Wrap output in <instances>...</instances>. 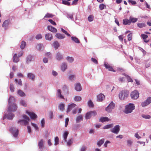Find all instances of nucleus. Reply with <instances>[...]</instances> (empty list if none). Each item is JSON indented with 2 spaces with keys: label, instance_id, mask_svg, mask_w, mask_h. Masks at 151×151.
<instances>
[{
  "label": "nucleus",
  "instance_id": "1",
  "mask_svg": "<svg viewBox=\"0 0 151 151\" xmlns=\"http://www.w3.org/2000/svg\"><path fill=\"white\" fill-rule=\"evenodd\" d=\"M23 117L25 120H19L18 121V123L22 125H26L29 121V118L25 114L23 115Z\"/></svg>",
  "mask_w": 151,
  "mask_h": 151
},
{
  "label": "nucleus",
  "instance_id": "2",
  "mask_svg": "<svg viewBox=\"0 0 151 151\" xmlns=\"http://www.w3.org/2000/svg\"><path fill=\"white\" fill-rule=\"evenodd\" d=\"M135 106L133 104H129L125 106L124 112L126 114H128L132 112L135 109Z\"/></svg>",
  "mask_w": 151,
  "mask_h": 151
},
{
  "label": "nucleus",
  "instance_id": "3",
  "mask_svg": "<svg viewBox=\"0 0 151 151\" xmlns=\"http://www.w3.org/2000/svg\"><path fill=\"white\" fill-rule=\"evenodd\" d=\"M128 95L129 92L127 90H122L120 92L119 96L120 99L124 100L127 97Z\"/></svg>",
  "mask_w": 151,
  "mask_h": 151
},
{
  "label": "nucleus",
  "instance_id": "4",
  "mask_svg": "<svg viewBox=\"0 0 151 151\" xmlns=\"http://www.w3.org/2000/svg\"><path fill=\"white\" fill-rule=\"evenodd\" d=\"M10 132H11L14 137H17L19 132V130L18 129H16L15 127H12L9 130Z\"/></svg>",
  "mask_w": 151,
  "mask_h": 151
},
{
  "label": "nucleus",
  "instance_id": "5",
  "mask_svg": "<svg viewBox=\"0 0 151 151\" xmlns=\"http://www.w3.org/2000/svg\"><path fill=\"white\" fill-rule=\"evenodd\" d=\"M139 93L137 90H134L130 94L131 98L133 99H136L139 97Z\"/></svg>",
  "mask_w": 151,
  "mask_h": 151
},
{
  "label": "nucleus",
  "instance_id": "6",
  "mask_svg": "<svg viewBox=\"0 0 151 151\" xmlns=\"http://www.w3.org/2000/svg\"><path fill=\"white\" fill-rule=\"evenodd\" d=\"M115 106V104L113 102H111L108 106L106 108V110L108 112H110L112 110L114 109Z\"/></svg>",
  "mask_w": 151,
  "mask_h": 151
},
{
  "label": "nucleus",
  "instance_id": "7",
  "mask_svg": "<svg viewBox=\"0 0 151 151\" xmlns=\"http://www.w3.org/2000/svg\"><path fill=\"white\" fill-rule=\"evenodd\" d=\"M111 131L114 134H118L120 131V126L119 125H115L112 129H110Z\"/></svg>",
  "mask_w": 151,
  "mask_h": 151
},
{
  "label": "nucleus",
  "instance_id": "8",
  "mask_svg": "<svg viewBox=\"0 0 151 151\" xmlns=\"http://www.w3.org/2000/svg\"><path fill=\"white\" fill-rule=\"evenodd\" d=\"M151 103V97H148L146 100L142 103V107H144Z\"/></svg>",
  "mask_w": 151,
  "mask_h": 151
},
{
  "label": "nucleus",
  "instance_id": "9",
  "mask_svg": "<svg viewBox=\"0 0 151 151\" xmlns=\"http://www.w3.org/2000/svg\"><path fill=\"white\" fill-rule=\"evenodd\" d=\"M93 114L94 115H96L97 113L95 111H90L86 113L85 116V118L86 119H89L91 116H92L91 114Z\"/></svg>",
  "mask_w": 151,
  "mask_h": 151
},
{
  "label": "nucleus",
  "instance_id": "10",
  "mask_svg": "<svg viewBox=\"0 0 151 151\" xmlns=\"http://www.w3.org/2000/svg\"><path fill=\"white\" fill-rule=\"evenodd\" d=\"M26 113L29 115L31 119H35L37 118V116L33 112H29L28 111H26Z\"/></svg>",
  "mask_w": 151,
  "mask_h": 151
},
{
  "label": "nucleus",
  "instance_id": "11",
  "mask_svg": "<svg viewBox=\"0 0 151 151\" xmlns=\"http://www.w3.org/2000/svg\"><path fill=\"white\" fill-rule=\"evenodd\" d=\"M76 106V105L74 103L69 104L68 106L67 112L68 113Z\"/></svg>",
  "mask_w": 151,
  "mask_h": 151
},
{
  "label": "nucleus",
  "instance_id": "12",
  "mask_svg": "<svg viewBox=\"0 0 151 151\" xmlns=\"http://www.w3.org/2000/svg\"><path fill=\"white\" fill-rule=\"evenodd\" d=\"M104 65L106 69H108L109 71L115 72V70H114L112 67L110 65L107 63H105Z\"/></svg>",
  "mask_w": 151,
  "mask_h": 151
},
{
  "label": "nucleus",
  "instance_id": "13",
  "mask_svg": "<svg viewBox=\"0 0 151 151\" xmlns=\"http://www.w3.org/2000/svg\"><path fill=\"white\" fill-rule=\"evenodd\" d=\"M105 96L102 94L101 93L97 96V101H101L104 99Z\"/></svg>",
  "mask_w": 151,
  "mask_h": 151
},
{
  "label": "nucleus",
  "instance_id": "14",
  "mask_svg": "<svg viewBox=\"0 0 151 151\" xmlns=\"http://www.w3.org/2000/svg\"><path fill=\"white\" fill-rule=\"evenodd\" d=\"M75 89L77 91H80L82 89L81 84L79 83H76L75 85Z\"/></svg>",
  "mask_w": 151,
  "mask_h": 151
},
{
  "label": "nucleus",
  "instance_id": "15",
  "mask_svg": "<svg viewBox=\"0 0 151 151\" xmlns=\"http://www.w3.org/2000/svg\"><path fill=\"white\" fill-rule=\"evenodd\" d=\"M12 109H11V106H9L8 108V111H14L17 110V107L16 105L14 104L12 106Z\"/></svg>",
  "mask_w": 151,
  "mask_h": 151
},
{
  "label": "nucleus",
  "instance_id": "16",
  "mask_svg": "<svg viewBox=\"0 0 151 151\" xmlns=\"http://www.w3.org/2000/svg\"><path fill=\"white\" fill-rule=\"evenodd\" d=\"M27 76L28 78L33 81H34L35 78V76L32 73H28Z\"/></svg>",
  "mask_w": 151,
  "mask_h": 151
},
{
  "label": "nucleus",
  "instance_id": "17",
  "mask_svg": "<svg viewBox=\"0 0 151 151\" xmlns=\"http://www.w3.org/2000/svg\"><path fill=\"white\" fill-rule=\"evenodd\" d=\"M55 36L56 38L59 39H63L65 37L64 35L60 33H57Z\"/></svg>",
  "mask_w": 151,
  "mask_h": 151
},
{
  "label": "nucleus",
  "instance_id": "18",
  "mask_svg": "<svg viewBox=\"0 0 151 151\" xmlns=\"http://www.w3.org/2000/svg\"><path fill=\"white\" fill-rule=\"evenodd\" d=\"M110 120V119H108L107 117H101L100 118L99 121L102 122H104L108 121Z\"/></svg>",
  "mask_w": 151,
  "mask_h": 151
},
{
  "label": "nucleus",
  "instance_id": "19",
  "mask_svg": "<svg viewBox=\"0 0 151 151\" xmlns=\"http://www.w3.org/2000/svg\"><path fill=\"white\" fill-rule=\"evenodd\" d=\"M19 57H18L16 54H15L13 57V62L14 63H17L19 61Z\"/></svg>",
  "mask_w": 151,
  "mask_h": 151
},
{
  "label": "nucleus",
  "instance_id": "20",
  "mask_svg": "<svg viewBox=\"0 0 151 151\" xmlns=\"http://www.w3.org/2000/svg\"><path fill=\"white\" fill-rule=\"evenodd\" d=\"M45 37L46 40H50L52 37V35L49 33L46 34Z\"/></svg>",
  "mask_w": 151,
  "mask_h": 151
},
{
  "label": "nucleus",
  "instance_id": "21",
  "mask_svg": "<svg viewBox=\"0 0 151 151\" xmlns=\"http://www.w3.org/2000/svg\"><path fill=\"white\" fill-rule=\"evenodd\" d=\"M9 22V20H6L3 22L2 27H6L8 26Z\"/></svg>",
  "mask_w": 151,
  "mask_h": 151
},
{
  "label": "nucleus",
  "instance_id": "22",
  "mask_svg": "<svg viewBox=\"0 0 151 151\" xmlns=\"http://www.w3.org/2000/svg\"><path fill=\"white\" fill-rule=\"evenodd\" d=\"M57 94L58 97L60 99H64V96L61 95V90L60 89H58L57 90Z\"/></svg>",
  "mask_w": 151,
  "mask_h": 151
},
{
  "label": "nucleus",
  "instance_id": "23",
  "mask_svg": "<svg viewBox=\"0 0 151 151\" xmlns=\"http://www.w3.org/2000/svg\"><path fill=\"white\" fill-rule=\"evenodd\" d=\"M123 24L125 25H129L130 24V20L129 19H124L123 20Z\"/></svg>",
  "mask_w": 151,
  "mask_h": 151
},
{
  "label": "nucleus",
  "instance_id": "24",
  "mask_svg": "<svg viewBox=\"0 0 151 151\" xmlns=\"http://www.w3.org/2000/svg\"><path fill=\"white\" fill-rule=\"evenodd\" d=\"M14 116V114L12 113H10L8 114H7L6 115V118L10 120L12 119Z\"/></svg>",
  "mask_w": 151,
  "mask_h": 151
},
{
  "label": "nucleus",
  "instance_id": "25",
  "mask_svg": "<svg viewBox=\"0 0 151 151\" xmlns=\"http://www.w3.org/2000/svg\"><path fill=\"white\" fill-rule=\"evenodd\" d=\"M68 134V132L65 131L63 134V136L65 142H67V138Z\"/></svg>",
  "mask_w": 151,
  "mask_h": 151
},
{
  "label": "nucleus",
  "instance_id": "26",
  "mask_svg": "<svg viewBox=\"0 0 151 151\" xmlns=\"http://www.w3.org/2000/svg\"><path fill=\"white\" fill-rule=\"evenodd\" d=\"M63 57L62 55L60 53V52H58L57 53L56 58L58 60H60L63 59Z\"/></svg>",
  "mask_w": 151,
  "mask_h": 151
},
{
  "label": "nucleus",
  "instance_id": "27",
  "mask_svg": "<svg viewBox=\"0 0 151 151\" xmlns=\"http://www.w3.org/2000/svg\"><path fill=\"white\" fill-rule=\"evenodd\" d=\"M141 36L142 37L144 40V42L147 43L149 42V40H145L147 38L148 36L147 35L145 34H142L141 35Z\"/></svg>",
  "mask_w": 151,
  "mask_h": 151
},
{
  "label": "nucleus",
  "instance_id": "28",
  "mask_svg": "<svg viewBox=\"0 0 151 151\" xmlns=\"http://www.w3.org/2000/svg\"><path fill=\"white\" fill-rule=\"evenodd\" d=\"M104 142V139H101V140L97 142V145L99 147H100L101 145L103 144Z\"/></svg>",
  "mask_w": 151,
  "mask_h": 151
},
{
  "label": "nucleus",
  "instance_id": "29",
  "mask_svg": "<svg viewBox=\"0 0 151 151\" xmlns=\"http://www.w3.org/2000/svg\"><path fill=\"white\" fill-rule=\"evenodd\" d=\"M17 93L20 96L22 97H23L25 95L24 93L20 89L18 90Z\"/></svg>",
  "mask_w": 151,
  "mask_h": 151
},
{
  "label": "nucleus",
  "instance_id": "30",
  "mask_svg": "<svg viewBox=\"0 0 151 151\" xmlns=\"http://www.w3.org/2000/svg\"><path fill=\"white\" fill-rule=\"evenodd\" d=\"M83 119V116L82 115H80L78 116L76 119L77 122H79L80 121H82Z\"/></svg>",
  "mask_w": 151,
  "mask_h": 151
},
{
  "label": "nucleus",
  "instance_id": "31",
  "mask_svg": "<svg viewBox=\"0 0 151 151\" xmlns=\"http://www.w3.org/2000/svg\"><path fill=\"white\" fill-rule=\"evenodd\" d=\"M20 103L21 105L27 107V104H26L25 101L24 100H20Z\"/></svg>",
  "mask_w": 151,
  "mask_h": 151
},
{
  "label": "nucleus",
  "instance_id": "32",
  "mask_svg": "<svg viewBox=\"0 0 151 151\" xmlns=\"http://www.w3.org/2000/svg\"><path fill=\"white\" fill-rule=\"evenodd\" d=\"M67 67V65L65 63H63L61 66V68L63 71H64L66 69Z\"/></svg>",
  "mask_w": 151,
  "mask_h": 151
},
{
  "label": "nucleus",
  "instance_id": "33",
  "mask_svg": "<svg viewBox=\"0 0 151 151\" xmlns=\"http://www.w3.org/2000/svg\"><path fill=\"white\" fill-rule=\"evenodd\" d=\"M113 127V124H109L106 125L104 126L103 128L104 129H106L111 128Z\"/></svg>",
  "mask_w": 151,
  "mask_h": 151
},
{
  "label": "nucleus",
  "instance_id": "34",
  "mask_svg": "<svg viewBox=\"0 0 151 151\" xmlns=\"http://www.w3.org/2000/svg\"><path fill=\"white\" fill-rule=\"evenodd\" d=\"M43 140L41 139L38 143V146L40 148H42L43 147Z\"/></svg>",
  "mask_w": 151,
  "mask_h": 151
},
{
  "label": "nucleus",
  "instance_id": "35",
  "mask_svg": "<svg viewBox=\"0 0 151 151\" xmlns=\"http://www.w3.org/2000/svg\"><path fill=\"white\" fill-rule=\"evenodd\" d=\"M129 19V20H130V23H131V22H132L133 23H135L136 22L137 20V18H133L132 17H130Z\"/></svg>",
  "mask_w": 151,
  "mask_h": 151
},
{
  "label": "nucleus",
  "instance_id": "36",
  "mask_svg": "<svg viewBox=\"0 0 151 151\" xmlns=\"http://www.w3.org/2000/svg\"><path fill=\"white\" fill-rule=\"evenodd\" d=\"M71 39L76 43H80V41L78 38L76 37H71Z\"/></svg>",
  "mask_w": 151,
  "mask_h": 151
},
{
  "label": "nucleus",
  "instance_id": "37",
  "mask_svg": "<svg viewBox=\"0 0 151 151\" xmlns=\"http://www.w3.org/2000/svg\"><path fill=\"white\" fill-rule=\"evenodd\" d=\"M53 45L54 47L57 49L59 46V43L57 41H55L53 43Z\"/></svg>",
  "mask_w": 151,
  "mask_h": 151
},
{
  "label": "nucleus",
  "instance_id": "38",
  "mask_svg": "<svg viewBox=\"0 0 151 151\" xmlns=\"http://www.w3.org/2000/svg\"><path fill=\"white\" fill-rule=\"evenodd\" d=\"M26 42L24 41L22 42L21 44L20 45V48L21 49H24L25 46H26Z\"/></svg>",
  "mask_w": 151,
  "mask_h": 151
},
{
  "label": "nucleus",
  "instance_id": "39",
  "mask_svg": "<svg viewBox=\"0 0 151 151\" xmlns=\"http://www.w3.org/2000/svg\"><path fill=\"white\" fill-rule=\"evenodd\" d=\"M66 59L70 63H72L74 60V58L72 57L68 56L67 57Z\"/></svg>",
  "mask_w": 151,
  "mask_h": 151
},
{
  "label": "nucleus",
  "instance_id": "40",
  "mask_svg": "<svg viewBox=\"0 0 151 151\" xmlns=\"http://www.w3.org/2000/svg\"><path fill=\"white\" fill-rule=\"evenodd\" d=\"M142 118L145 119H149L151 118V116L147 114H142Z\"/></svg>",
  "mask_w": 151,
  "mask_h": 151
},
{
  "label": "nucleus",
  "instance_id": "41",
  "mask_svg": "<svg viewBox=\"0 0 151 151\" xmlns=\"http://www.w3.org/2000/svg\"><path fill=\"white\" fill-rule=\"evenodd\" d=\"M138 27L139 28H142L145 27L146 24L144 23H140L137 24Z\"/></svg>",
  "mask_w": 151,
  "mask_h": 151
},
{
  "label": "nucleus",
  "instance_id": "42",
  "mask_svg": "<svg viewBox=\"0 0 151 151\" xmlns=\"http://www.w3.org/2000/svg\"><path fill=\"white\" fill-rule=\"evenodd\" d=\"M59 140V139L58 137H55V140H54V141H55L54 145H58V144Z\"/></svg>",
  "mask_w": 151,
  "mask_h": 151
},
{
  "label": "nucleus",
  "instance_id": "43",
  "mask_svg": "<svg viewBox=\"0 0 151 151\" xmlns=\"http://www.w3.org/2000/svg\"><path fill=\"white\" fill-rule=\"evenodd\" d=\"M75 101H81V98L80 96H76L74 98Z\"/></svg>",
  "mask_w": 151,
  "mask_h": 151
},
{
  "label": "nucleus",
  "instance_id": "44",
  "mask_svg": "<svg viewBox=\"0 0 151 151\" xmlns=\"http://www.w3.org/2000/svg\"><path fill=\"white\" fill-rule=\"evenodd\" d=\"M106 7L105 5L104 4H100L99 6V8L100 10H102L104 9Z\"/></svg>",
  "mask_w": 151,
  "mask_h": 151
},
{
  "label": "nucleus",
  "instance_id": "45",
  "mask_svg": "<svg viewBox=\"0 0 151 151\" xmlns=\"http://www.w3.org/2000/svg\"><path fill=\"white\" fill-rule=\"evenodd\" d=\"M32 59V56L31 55H28L27 57V63H29L30 62Z\"/></svg>",
  "mask_w": 151,
  "mask_h": 151
},
{
  "label": "nucleus",
  "instance_id": "46",
  "mask_svg": "<svg viewBox=\"0 0 151 151\" xmlns=\"http://www.w3.org/2000/svg\"><path fill=\"white\" fill-rule=\"evenodd\" d=\"M73 143V139H71L68 140L67 142V145L68 146L70 145Z\"/></svg>",
  "mask_w": 151,
  "mask_h": 151
},
{
  "label": "nucleus",
  "instance_id": "47",
  "mask_svg": "<svg viewBox=\"0 0 151 151\" xmlns=\"http://www.w3.org/2000/svg\"><path fill=\"white\" fill-rule=\"evenodd\" d=\"M59 108L60 110H63L64 109V105L63 104H60Z\"/></svg>",
  "mask_w": 151,
  "mask_h": 151
},
{
  "label": "nucleus",
  "instance_id": "48",
  "mask_svg": "<svg viewBox=\"0 0 151 151\" xmlns=\"http://www.w3.org/2000/svg\"><path fill=\"white\" fill-rule=\"evenodd\" d=\"M62 3L65 5H67L68 6L70 5V3L69 2L66 0H63Z\"/></svg>",
  "mask_w": 151,
  "mask_h": 151
},
{
  "label": "nucleus",
  "instance_id": "49",
  "mask_svg": "<svg viewBox=\"0 0 151 151\" xmlns=\"http://www.w3.org/2000/svg\"><path fill=\"white\" fill-rule=\"evenodd\" d=\"M53 15L52 14L49 13H47L44 17L45 18H48V17H53Z\"/></svg>",
  "mask_w": 151,
  "mask_h": 151
},
{
  "label": "nucleus",
  "instance_id": "50",
  "mask_svg": "<svg viewBox=\"0 0 151 151\" xmlns=\"http://www.w3.org/2000/svg\"><path fill=\"white\" fill-rule=\"evenodd\" d=\"M10 90L12 92H13L14 91V88L13 84H11L10 86Z\"/></svg>",
  "mask_w": 151,
  "mask_h": 151
},
{
  "label": "nucleus",
  "instance_id": "51",
  "mask_svg": "<svg viewBox=\"0 0 151 151\" xmlns=\"http://www.w3.org/2000/svg\"><path fill=\"white\" fill-rule=\"evenodd\" d=\"M42 47V44H38L37 46V48L38 50H41V49Z\"/></svg>",
  "mask_w": 151,
  "mask_h": 151
},
{
  "label": "nucleus",
  "instance_id": "52",
  "mask_svg": "<svg viewBox=\"0 0 151 151\" xmlns=\"http://www.w3.org/2000/svg\"><path fill=\"white\" fill-rule=\"evenodd\" d=\"M93 17L91 15H90L88 17V20L89 22H91L93 20Z\"/></svg>",
  "mask_w": 151,
  "mask_h": 151
},
{
  "label": "nucleus",
  "instance_id": "53",
  "mask_svg": "<svg viewBox=\"0 0 151 151\" xmlns=\"http://www.w3.org/2000/svg\"><path fill=\"white\" fill-rule=\"evenodd\" d=\"M31 124L35 128L36 130H37L38 129V127L37 124L32 123H31Z\"/></svg>",
  "mask_w": 151,
  "mask_h": 151
},
{
  "label": "nucleus",
  "instance_id": "54",
  "mask_svg": "<svg viewBox=\"0 0 151 151\" xmlns=\"http://www.w3.org/2000/svg\"><path fill=\"white\" fill-rule=\"evenodd\" d=\"M62 32H63V33H65V35H67L68 37H70V35L67 32L65 31V30L64 29H62Z\"/></svg>",
  "mask_w": 151,
  "mask_h": 151
},
{
  "label": "nucleus",
  "instance_id": "55",
  "mask_svg": "<svg viewBox=\"0 0 151 151\" xmlns=\"http://www.w3.org/2000/svg\"><path fill=\"white\" fill-rule=\"evenodd\" d=\"M88 105L90 107H92L93 106V104L91 100H90L88 102Z\"/></svg>",
  "mask_w": 151,
  "mask_h": 151
},
{
  "label": "nucleus",
  "instance_id": "56",
  "mask_svg": "<svg viewBox=\"0 0 151 151\" xmlns=\"http://www.w3.org/2000/svg\"><path fill=\"white\" fill-rule=\"evenodd\" d=\"M75 77V75H70L69 77V79L70 80L72 81L74 79Z\"/></svg>",
  "mask_w": 151,
  "mask_h": 151
},
{
  "label": "nucleus",
  "instance_id": "57",
  "mask_svg": "<svg viewBox=\"0 0 151 151\" xmlns=\"http://www.w3.org/2000/svg\"><path fill=\"white\" fill-rule=\"evenodd\" d=\"M42 35L40 34H38L36 37V38L37 39H39L42 38Z\"/></svg>",
  "mask_w": 151,
  "mask_h": 151
},
{
  "label": "nucleus",
  "instance_id": "58",
  "mask_svg": "<svg viewBox=\"0 0 151 151\" xmlns=\"http://www.w3.org/2000/svg\"><path fill=\"white\" fill-rule=\"evenodd\" d=\"M53 113L52 111H50L49 113V115L50 119H52L53 117Z\"/></svg>",
  "mask_w": 151,
  "mask_h": 151
},
{
  "label": "nucleus",
  "instance_id": "59",
  "mask_svg": "<svg viewBox=\"0 0 151 151\" xmlns=\"http://www.w3.org/2000/svg\"><path fill=\"white\" fill-rule=\"evenodd\" d=\"M91 60L95 64H98V61L96 59L92 58H91Z\"/></svg>",
  "mask_w": 151,
  "mask_h": 151
},
{
  "label": "nucleus",
  "instance_id": "60",
  "mask_svg": "<svg viewBox=\"0 0 151 151\" xmlns=\"http://www.w3.org/2000/svg\"><path fill=\"white\" fill-rule=\"evenodd\" d=\"M69 118H67L65 119V127H66L68 126L69 122Z\"/></svg>",
  "mask_w": 151,
  "mask_h": 151
},
{
  "label": "nucleus",
  "instance_id": "61",
  "mask_svg": "<svg viewBox=\"0 0 151 151\" xmlns=\"http://www.w3.org/2000/svg\"><path fill=\"white\" fill-rule=\"evenodd\" d=\"M132 39V35L131 33H129L128 35V39L129 41L131 40Z\"/></svg>",
  "mask_w": 151,
  "mask_h": 151
},
{
  "label": "nucleus",
  "instance_id": "62",
  "mask_svg": "<svg viewBox=\"0 0 151 151\" xmlns=\"http://www.w3.org/2000/svg\"><path fill=\"white\" fill-rule=\"evenodd\" d=\"M129 2L130 3H131L132 5H134L136 3L135 1L131 0H129Z\"/></svg>",
  "mask_w": 151,
  "mask_h": 151
},
{
  "label": "nucleus",
  "instance_id": "63",
  "mask_svg": "<svg viewBox=\"0 0 151 151\" xmlns=\"http://www.w3.org/2000/svg\"><path fill=\"white\" fill-rule=\"evenodd\" d=\"M118 38H119V39L122 42L123 40V35H119L118 36Z\"/></svg>",
  "mask_w": 151,
  "mask_h": 151
},
{
  "label": "nucleus",
  "instance_id": "64",
  "mask_svg": "<svg viewBox=\"0 0 151 151\" xmlns=\"http://www.w3.org/2000/svg\"><path fill=\"white\" fill-rule=\"evenodd\" d=\"M86 148L85 146H83L81 148L80 151H85Z\"/></svg>",
  "mask_w": 151,
  "mask_h": 151
}]
</instances>
